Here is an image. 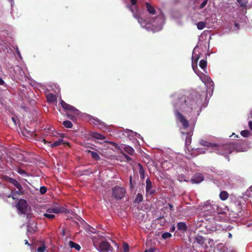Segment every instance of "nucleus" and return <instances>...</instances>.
Segmentation results:
<instances>
[{"label": "nucleus", "instance_id": "nucleus-23", "mask_svg": "<svg viewBox=\"0 0 252 252\" xmlns=\"http://www.w3.org/2000/svg\"><path fill=\"white\" fill-rule=\"evenodd\" d=\"M91 135L93 138L96 139L104 140L105 139V136L97 132H93Z\"/></svg>", "mask_w": 252, "mask_h": 252}, {"label": "nucleus", "instance_id": "nucleus-39", "mask_svg": "<svg viewBox=\"0 0 252 252\" xmlns=\"http://www.w3.org/2000/svg\"><path fill=\"white\" fill-rule=\"evenodd\" d=\"M45 250L46 246L44 244H43L38 248L37 251V252H45Z\"/></svg>", "mask_w": 252, "mask_h": 252}, {"label": "nucleus", "instance_id": "nucleus-30", "mask_svg": "<svg viewBox=\"0 0 252 252\" xmlns=\"http://www.w3.org/2000/svg\"><path fill=\"white\" fill-rule=\"evenodd\" d=\"M69 246L71 248H75L77 251H79L81 249V247L79 246V245L75 243L72 241L69 242Z\"/></svg>", "mask_w": 252, "mask_h": 252}, {"label": "nucleus", "instance_id": "nucleus-33", "mask_svg": "<svg viewBox=\"0 0 252 252\" xmlns=\"http://www.w3.org/2000/svg\"><path fill=\"white\" fill-rule=\"evenodd\" d=\"M199 66L202 69H206L207 66V62L204 60H201L199 62Z\"/></svg>", "mask_w": 252, "mask_h": 252}, {"label": "nucleus", "instance_id": "nucleus-17", "mask_svg": "<svg viewBox=\"0 0 252 252\" xmlns=\"http://www.w3.org/2000/svg\"><path fill=\"white\" fill-rule=\"evenodd\" d=\"M146 194H152L155 192V190L152 189V184L149 178H147L146 180Z\"/></svg>", "mask_w": 252, "mask_h": 252}, {"label": "nucleus", "instance_id": "nucleus-56", "mask_svg": "<svg viewBox=\"0 0 252 252\" xmlns=\"http://www.w3.org/2000/svg\"><path fill=\"white\" fill-rule=\"evenodd\" d=\"M198 152H199L200 153H204V151H200L199 150H198Z\"/></svg>", "mask_w": 252, "mask_h": 252}, {"label": "nucleus", "instance_id": "nucleus-9", "mask_svg": "<svg viewBox=\"0 0 252 252\" xmlns=\"http://www.w3.org/2000/svg\"><path fill=\"white\" fill-rule=\"evenodd\" d=\"M94 245L100 252H108L110 248V244L106 241H102L99 245L94 244Z\"/></svg>", "mask_w": 252, "mask_h": 252}, {"label": "nucleus", "instance_id": "nucleus-32", "mask_svg": "<svg viewBox=\"0 0 252 252\" xmlns=\"http://www.w3.org/2000/svg\"><path fill=\"white\" fill-rule=\"evenodd\" d=\"M139 174H140V177L141 179H144L145 178L144 170L141 164H139Z\"/></svg>", "mask_w": 252, "mask_h": 252}, {"label": "nucleus", "instance_id": "nucleus-4", "mask_svg": "<svg viewBox=\"0 0 252 252\" xmlns=\"http://www.w3.org/2000/svg\"><path fill=\"white\" fill-rule=\"evenodd\" d=\"M197 65L195 66V70L194 71L200 78L202 82L205 84L207 87L206 92L210 95H212L214 90V84L212 80L208 76L202 73L199 71L197 70Z\"/></svg>", "mask_w": 252, "mask_h": 252}, {"label": "nucleus", "instance_id": "nucleus-7", "mask_svg": "<svg viewBox=\"0 0 252 252\" xmlns=\"http://www.w3.org/2000/svg\"><path fill=\"white\" fill-rule=\"evenodd\" d=\"M126 189L119 186H116L112 189V196L117 200L122 199L126 194Z\"/></svg>", "mask_w": 252, "mask_h": 252}, {"label": "nucleus", "instance_id": "nucleus-48", "mask_svg": "<svg viewBox=\"0 0 252 252\" xmlns=\"http://www.w3.org/2000/svg\"><path fill=\"white\" fill-rule=\"evenodd\" d=\"M67 117H68L69 119H71V120H74V116H73V115H70V114H68V115H67Z\"/></svg>", "mask_w": 252, "mask_h": 252}, {"label": "nucleus", "instance_id": "nucleus-20", "mask_svg": "<svg viewBox=\"0 0 252 252\" xmlns=\"http://www.w3.org/2000/svg\"><path fill=\"white\" fill-rule=\"evenodd\" d=\"M172 164L167 160L161 161V166L162 168L165 170H168L172 167Z\"/></svg>", "mask_w": 252, "mask_h": 252}, {"label": "nucleus", "instance_id": "nucleus-8", "mask_svg": "<svg viewBox=\"0 0 252 252\" xmlns=\"http://www.w3.org/2000/svg\"><path fill=\"white\" fill-rule=\"evenodd\" d=\"M60 103H61L62 107L64 109L72 112L76 116L79 117L80 116V115L81 114L80 111L79 110H78V109H77L74 107H73V106L66 103L63 100H61Z\"/></svg>", "mask_w": 252, "mask_h": 252}, {"label": "nucleus", "instance_id": "nucleus-55", "mask_svg": "<svg viewBox=\"0 0 252 252\" xmlns=\"http://www.w3.org/2000/svg\"><path fill=\"white\" fill-rule=\"evenodd\" d=\"M92 230H91L92 233H94V228H92Z\"/></svg>", "mask_w": 252, "mask_h": 252}, {"label": "nucleus", "instance_id": "nucleus-49", "mask_svg": "<svg viewBox=\"0 0 252 252\" xmlns=\"http://www.w3.org/2000/svg\"><path fill=\"white\" fill-rule=\"evenodd\" d=\"M168 205L171 210H173V206L172 204L169 203L168 204Z\"/></svg>", "mask_w": 252, "mask_h": 252}, {"label": "nucleus", "instance_id": "nucleus-50", "mask_svg": "<svg viewBox=\"0 0 252 252\" xmlns=\"http://www.w3.org/2000/svg\"><path fill=\"white\" fill-rule=\"evenodd\" d=\"M175 230V227L174 225L172 226V227L170 229V231H172V232H173Z\"/></svg>", "mask_w": 252, "mask_h": 252}, {"label": "nucleus", "instance_id": "nucleus-40", "mask_svg": "<svg viewBox=\"0 0 252 252\" xmlns=\"http://www.w3.org/2000/svg\"><path fill=\"white\" fill-rule=\"evenodd\" d=\"M220 249V252H227L226 251V248L224 247L222 244L219 245L217 247V249Z\"/></svg>", "mask_w": 252, "mask_h": 252}, {"label": "nucleus", "instance_id": "nucleus-11", "mask_svg": "<svg viewBox=\"0 0 252 252\" xmlns=\"http://www.w3.org/2000/svg\"><path fill=\"white\" fill-rule=\"evenodd\" d=\"M219 209V206L215 203H213V201L208 200L205 202V206L204 207V210L205 211H210L211 212L215 213L218 211Z\"/></svg>", "mask_w": 252, "mask_h": 252}, {"label": "nucleus", "instance_id": "nucleus-51", "mask_svg": "<svg viewBox=\"0 0 252 252\" xmlns=\"http://www.w3.org/2000/svg\"><path fill=\"white\" fill-rule=\"evenodd\" d=\"M4 83V81L2 79L0 78V85H3Z\"/></svg>", "mask_w": 252, "mask_h": 252}, {"label": "nucleus", "instance_id": "nucleus-34", "mask_svg": "<svg viewBox=\"0 0 252 252\" xmlns=\"http://www.w3.org/2000/svg\"><path fill=\"white\" fill-rule=\"evenodd\" d=\"M238 4L242 7H246L247 1L245 0H237Z\"/></svg>", "mask_w": 252, "mask_h": 252}, {"label": "nucleus", "instance_id": "nucleus-53", "mask_svg": "<svg viewBox=\"0 0 252 252\" xmlns=\"http://www.w3.org/2000/svg\"><path fill=\"white\" fill-rule=\"evenodd\" d=\"M12 121L13 122V123L16 124V120H15V118H14V117H12L11 118Z\"/></svg>", "mask_w": 252, "mask_h": 252}, {"label": "nucleus", "instance_id": "nucleus-37", "mask_svg": "<svg viewBox=\"0 0 252 252\" xmlns=\"http://www.w3.org/2000/svg\"><path fill=\"white\" fill-rule=\"evenodd\" d=\"M171 236H172L171 234L169 232H167L163 233L161 235V237L163 239L169 238Z\"/></svg>", "mask_w": 252, "mask_h": 252}, {"label": "nucleus", "instance_id": "nucleus-62", "mask_svg": "<svg viewBox=\"0 0 252 252\" xmlns=\"http://www.w3.org/2000/svg\"><path fill=\"white\" fill-rule=\"evenodd\" d=\"M110 143H111L112 144H114V143L113 142H110Z\"/></svg>", "mask_w": 252, "mask_h": 252}, {"label": "nucleus", "instance_id": "nucleus-27", "mask_svg": "<svg viewBox=\"0 0 252 252\" xmlns=\"http://www.w3.org/2000/svg\"><path fill=\"white\" fill-rule=\"evenodd\" d=\"M56 96L53 94H49L47 95V99L49 102H54L56 100Z\"/></svg>", "mask_w": 252, "mask_h": 252}, {"label": "nucleus", "instance_id": "nucleus-2", "mask_svg": "<svg viewBox=\"0 0 252 252\" xmlns=\"http://www.w3.org/2000/svg\"><path fill=\"white\" fill-rule=\"evenodd\" d=\"M130 1L132 5L127 7L133 13V16L138 19L142 28L153 32H158L162 29L165 23V17L160 10L156 11L149 3L146 2V7L149 15H147L146 19L143 20L138 18L135 15V11L137 10L136 6L137 0H130Z\"/></svg>", "mask_w": 252, "mask_h": 252}, {"label": "nucleus", "instance_id": "nucleus-22", "mask_svg": "<svg viewBox=\"0 0 252 252\" xmlns=\"http://www.w3.org/2000/svg\"><path fill=\"white\" fill-rule=\"evenodd\" d=\"M178 229L180 231H185L187 229V226L184 222H179L177 225Z\"/></svg>", "mask_w": 252, "mask_h": 252}, {"label": "nucleus", "instance_id": "nucleus-18", "mask_svg": "<svg viewBox=\"0 0 252 252\" xmlns=\"http://www.w3.org/2000/svg\"><path fill=\"white\" fill-rule=\"evenodd\" d=\"M92 122L94 125L97 126L100 129H105L106 128V126L105 123L97 118H93Z\"/></svg>", "mask_w": 252, "mask_h": 252}, {"label": "nucleus", "instance_id": "nucleus-57", "mask_svg": "<svg viewBox=\"0 0 252 252\" xmlns=\"http://www.w3.org/2000/svg\"><path fill=\"white\" fill-rule=\"evenodd\" d=\"M11 5H13V0H11Z\"/></svg>", "mask_w": 252, "mask_h": 252}, {"label": "nucleus", "instance_id": "nucleus-64", "mask_svg": "<svg viewBox=\"0 0 252 252\" xmlns=\"http://www.w3.org/2000/svg\"><path fill=\"white\" fill-rule=\"evenodd\" d=\"M144 252H147V251H145Z\"/></svg>", "mask_w": 252, "mask_h": 252}, {"label": "nucleus", "instance_id": "nucleus-14", "mask_svg": "<svg viewBox=\"0 0 252 252\" xmlns=\"http://www.w3.org/2000/svg\"><path fill=\"white\" fill-rule=\"evenodd\" d=\"M203 175L200 173H198L194 175L191 178L190 182L193 184H199L204 180Z\"/></svg>", "mask_w": 252, "mask_h": 252}, {"label": "nucleus", "instance_id": "nucleus-29", "mask_svg": "<svg viewBox=\"0 0 252 252\" xmlns=\"http://www.w3.org/2000/svg\"><path fill=\"white\" fill-rule=\"evenodd\" d=\"M196 25L197 29L199 30H201L206 27V23L204 21H201L197 23Z\"/></svg>", "mask_w": 252, "mask_h": 252}, {"label": "nucleus", "instance_id": "nucleus-45", "mask_svg": "<svg viewBox=\"0 0 252 252\" xmlns=\"http://www.w3.org/2000/svg\"><path fill=\"white\" fill-rule=\"evenodd\" d=\"M248 124H249V128L250 129L252 130V121H250L248 123Z\"/></svg>", "mask_w": 252, "mask_h": 252}, {"label": "nucleus", "instance_id": "nucleus-16", "mask_svg": "<svg viewBox=\"0 0 252 252\" xmlns=\"http://www.w3.org/2000/svg\"><path fill=\"white\" fill-rule=\"evenodd\" d=\"M47 212L48 213L59 214L60 213H66V210L63 207L55 206L48 209Z\"/></svg>", "mask_w": 252, "mask_h": 252}, {"label": "nucleus", "instance_id": "nucleus-52", "mask_svg": "<svg viewBox=\"0 0 252 252\" xmlns=\"http://www.w3.org/2000/svg\"><path fill=\"white\" fill-rule=\"evenodd\" d=\"M2 162V157L0 155V168H1V163Z\"/></svg>", "mask_w": 252, "mask_h": 252}, {"label": "nucleus", "instance_id": "nucleus-60", "mask_svg": "<svg viewBox=\"0 0 252 252\" xmlns=\"http://www.w3.org/2000/svg\"><path fill=\"white\" fill-rule=\"evenodd\" d=\"M44 143H47V141H46V140H44Z\"/></svg>", "mask_w": 252, "mask_h": 252}, {"label": "nucleus", "instance_id": "nucleus-42", "mask_svg": "<svg viewBox=\"0 0 252 252\" xmlns=\"http://www.w3.org/2000/svg\"><path fill=\"white\" fill-rule=\"evenodd\" d=\"M123 155L124 156L125 158H126L127 161H130L131 160V158L127 155L123 154Z\"/></svg>", "mask_w": 252, "mask_h": 252}, {"label": "nucleus", "instance_id": "nucleus-6", "mask_svg": "<svg viewBox=\"0 0 252 252\" xmlns=\"http://www.w3.org/2000/svg\"><path fill=\"white\" fill-rule=\"evenodd\" d=\"M9 181L18 189V190H12L11 193L7 197L9 198L11 197L14 200L18 199V196L22 195L23 193L22 187L21 184L14 179L10 178Z\"/></svg>", "mask_w": 252, "mask_h": 252}, {"label": "nucleus", "instance_id": "nucleus-3", "mask_svg": "<svg viewBox=\"0 0 252 252\" xmlns=\"http://www.w3.org/2000/svg\"><path fill=\"white\" fill-rule=\"evenodd\" d=\"M199 143L201 145L208 147V150L209 152H215L218 154L225 156L230 154L235 148L233 144L218 145L203 140H201Z\"/></svg>", "mask_w": 252, "mask_h": 252}, {"label": "nucleus", "instance_id": "nucleus-36", "mask_svg": "<svg viewBox=\"0 0 252 252\" xmlns=\"http://www.w3.org/2000/svg\"><path fill=\"white\" fill-rule=\"evenodd\" d=\"M43 216L50 220L54 219L55 217V216L52 214V213H48L46 211V213H44Z\"/></svg>", "mask_w": 252, "mask_h": 252}, {"label": "nucleus", "instance_id": "nucleus-21", "mask_svg": "<svg viewBox=\"0 0 252 252\" xmlns=\"http://www.w3.org/2000/svg\"><path fill=\"white\" fill-rule=\"evenodd\" d=\"M126 132L127 133V136L129 137V138L130 139H131V137H134L135 138L137 139V138H139V139H142V137L141 136V135L136 133V132H133V131L131 130H127V131H126Z\"/></svg>", "mask_w": 252, "mask_h": 252}, {"label": "nucleus", "instance_id": "nucleus-38", "mask_svg": "<svg viewBox=\"0 0 252 252\" xmlns=\"http://www.w3.org/2000/svg\"><path fill=\"white\" fill-rule=\"evenodd\" d=\"M241 135L242 136H243L244 137H248L249 136L250 132L248 130H242L241 132Z\"/></svg>", "mask_w": 252, "mask_h": 252}, {"label": "nucleus", "instance_id": "nucleus-43", "mask_svg": "<svg viewBox=\"0 0 252 252\" xmlns=\"http://www.w3.org/2000/svg\"><path fill=\"white\" fill-rule=\"evenodd\" d=\"M128 250V246L127 244H125L124 245V251L125 252H127Z\"/></svg>", "mask_w": 252, "mask_h": 252}, {"label": "nucleus", "instance_id": "nucleus-44", "mask_svg": "<svg viewBox=\"0 0 252 252\" xmlns=\"http://www.w3.org/2000/svg\"><path fill=\"white\" fill-rule=\"evenodd\" d=\"M147 252H155V249L154 248H151L149 250H146Z\"/></svg>", "mask_w": 252, "mask_h": 252}, {"label": "nucleus", "instance_id": "nucleus-47", "mask_svg": "<svg viewBox=\"0 0 252 252\" xmlns=\"http://www.w3.org/2000/svg\"><path fill=\"white\" fill-rule=\"evenodd\" d=\"M179 180L180 181H185V179H184V177L183 176L180 175L179 176Z\"/></svg>", "mask_w": 252, "mask_h": 252}, {"label": "nucleus", "instance_id": "nucleus-12", "mask_svg": "<svg viewBox=\"0 0 252 252\" xmlns=\"http://www.w3.org/2000/svg\"><path fill=\"white\" fill-rule=\"evenodd\" d=\"M206 241H208L209 244H210L211 242H212V240L211 239H206L201 236H197L195 238V242H196L198 244L205 249L208 248V247L206 244Z\"/></svg>", "mask_w": 252, "mask_h": 252}, {"label": "nucleus", "instance_id": "nucleus-35", "mask_svg": "<svg viewBox=\"0 0 252 252\" xmlns=\"http://www.w3.org/2000/svg\"><path fill=\"white\" fill-rule=\"evenodd\" d=\"M63 124L66 128H71L72 126V124L69 121H64Z\"/></svg>", "mask_w": 252, "mask_h": 252}, {"label": "nucleus", "instance_id": "nucleus-31", "mask_svg": "<svg viewBox=\"0 0 252 252\" xmlns=\"http://www.w3.org/2000/svg\"><path fill=\"white\" fill-rule=\"evenodd\" d=\"M143 201V196L140 193H138L135 197L134 202L139 203Z\"/></svg>", "mask_w": 252, "mask_h": 252}, {"label": "nucleus", "instance_id": "nucleus-15", "mask_svg": "<svg viewBox=\"0 0 252 252\" xmlns=\"http://www.w3.org/2000/svg\"><path fill=\"white\" fill-rule=\"evenodd\" d=\"M197 47H195L192 52V67L193 70H195V66L197 65V63L198 59H199V56L198 54L196 53Z\"/></svg>", "mask_w": 252, "mask_h": 252}, {"label": "nucleus", "instance_id": "nucleus-5", "mask_svg": "<svg viewBox=\"0 0 252 252\" xmlns=\"http://www.w3.org/2000/svg\"><path fill=\"white\" fill-rule=\"evenodd\" d=\"M197 65L195 66V70L194 71L200 78L202 82L205 84L207 87L206 92L210 95H212L214 90V84L212 80L208 76L202 73L199 71L197 70Z\"/></svg>", "mask_w": 252, "mask_h": 252}, {"label": "nucleus", "instance_id": "nucleus-58", "mask_svg": "<svg viewBox=\"0 0 252 252\" xmlns=\"http://www.w3.org/2000/svg\"><path fill=\"white\" fill-rule=\"evenodd\" d=\"M232 235L230 233H229V237L231 238Z\"/></svg>", "mask_w": 252, "mask_h": 252}, {"label": "nucleus", "instance_id": "nucleus-13", "mask_svg": "<svg viewBox=\"0 0 252 252\" xmlns=\"http://www.w3.org/2000/svg\"><path fill=\"white\" fill-rule=\"evenodd\" d=\"M208 0H194V9H202L204 8L208 3Z\"/></svg>", "mask_w": 252, "mask_h": 252}, {"label": "nucleus", "instance_id": "nucleus-63", "mask_svg": "<svg viewBox=\"0 0 252 252\" xmlns=\"http://www.w3.org/2000/svg\"><path fill=\"white\" fill-rule=\"evenodd\" d=\"M231 252H235V251H231Z\"/></svg>", "mask_w": 252, "mask_h": 252}, {"label": "nucleus", "instance_id": "nucleus-25", "mask_svg": "<svg viewBox=\"0 0 252 252\" xmlns=\"http://www.w3.org/2000/svg\"><path fill=\"white\" fill-rule=\"evenodd\" d=\"M87 152L89 153H90L92 157L96 160H98L100 159V158L98 154L95 152L91 151L90 150H87Z\"/></svg>", "mask_w": 252, "mask_h": 252}, {"label": "nucleus", "instance_id": "nucleus-24", "mask_svg": "<svg viewBox=\"0 0 252 252\" xmlns=\"http://www.w3.org/2000/svg\"><path fill=\"white\" fill-rule=\"evenodd\" d=\"M124 151L130 155H133L134 153V150L129 146H125L124 148Z\"/></svg>", "mask_w": 252, "mask_h": 252}, {"label": "nucleus", "instance_id": "nucleus-19", "mask_svg": "<svg viewBox=\"0 0 252 252\" xmlns=\"http://www.w3.org/2000/svg\"><path fill=\"white\" fill-rule=\"evenodd\" d=\"M36 230V224L32 222L28 225L27 226V233L28 235L32 234L35 232Z\"/></svg>", "mask_w": 252, "mask_h": 252}, {"label": "nucleus", "instance_id": "nucleus-54", "mask_svg": "<svg viewBox=\"0 0 252 252\" xmlns=\"http://www.w3.org/2000/svg\"><path fill=\"white\" fill-rule=\"evenodd\" d=\"M25 244L28 245H29V246H30V244L29 243V242H28V240H25Z\"/></svg>", "mask_w": 252, "mask_h": 252}, {"label": "nucleus", "instance_id": "nucleus-41", "mask_svg": "<svg viewBox=\"0 0 252 252\" xmlns=\"http://www.w3.org/2000/svg\"><path fill=\"white\" fill-rule=\"evenodd\" d=\"M47 191V188L44 186H41L40 188V192L43 194Z\"/></svg>", "mask_w": 252, "mask_h": 252}, {"label": "nucleus", "instance_id": "nucleus-26", "mask_svg": "<svg viewBox=\"0 0 252 252\" xmlns=\"http://www.w3.org/2000/svg\"><path fill=\"white\" fill-rule=\"evenodd\" d=\"M63 140L62 139H60L52 144H51L50 142H48V143L50 144L49 146L51 148H53L61 145L63 143Z\"/></svg>", "mask_w": 252, "mask_h": 252}, {"label": "nucleus", "instance_id": "nucleus-46", "mask_svg": "<svg viewBox=\"0 0 252 252\" xmlns=\"http://www.w3.org/2000/svg\"><path fill=\"white\" fill-rule=\"evenodd\" d=\"M16 51H17V54L18 55V56H19V58H20V59H22V56H21V54H20V52H19V51L18 48V47H16Z\"/></svg>", "mask_w": 252, "mask_h": 252}, {"label": "nucleus", "instance_id": "nucleus-28", "mask_svg": "<svg viewBox=\"0 0 252 252\" xmlns=\"http://www.w3.org/2000/svg\"><path fill=\"white\" fill-rule=\"evenodd\" d=\"M228 197V193L225 191H221L220 194V199L222 200H225Z\"/></svg>", "mask_w": 252, "mask_h": 252}, {"label": "nucleus", "instance_id": "nucleus-1", "mask_svg": "<svg viewBox=\"0 0 252 252\" xmlns=\"http://www.w3.org/2000/svg\"><path fill=\"white\" fill-rule=\"evenodd\" d=\"M178 98V102L174 104L175 109V115L177 120L182 125L183 127L181 128V133L183 135H186L185 146L189 150L188 146H189L191 142L192 131L187 132L183 130V129H186L188 128L189 122L178 112V108L187 114L189 117H190L194 122L201 112L202 108L200 107L203 98L199 94L195 95L191 94L189 95L182 96L181 98L179 97Z\"/></svg>", "mask_w": 252, "mask_h": 252}, {"label": "nucleus", "instance_id": "nucleus-61", "mask_svg": "<svg viewBox=\"0 0 252 252\" xmlns=\"http://www.w3.org/2000/svg\"><path fill=\"white\" fill-rule=\"evenodd\" d=\"M131 177H130V181L131 182Z\"/></svg>", "mask_w": 252, "mask_h": 252}, {"label": "nucleus", "instance_id": "nucleus-59", "mask_svg": "<svg viewBox=\"0 0 252 252\" xmlns=\"http://www.w3.org/2000/svg\"><path fill=\"white\" fill-rule=\"evenodd\" d=\"M173 96H175V97H178V96H179V95H177V94H175V95H174Z\"/></svg>", "mask_w": 252, "mask_h": 252}, {"label": "nucleus", "instance_id": "nucleus-10", "mask_svg": "<svg viewBox=\"0 0 252 252\" xmlns=\"http://www.w3.org/2000/svg\"><path fill=\"white\" fill-rule=\"evenodd\" d=\"M17 209L21 214H26L28 210V205L25 200L21 199L16 206Z\"/></svg>", "mask_w": 252, "mask_h": 252}]
</instances>
